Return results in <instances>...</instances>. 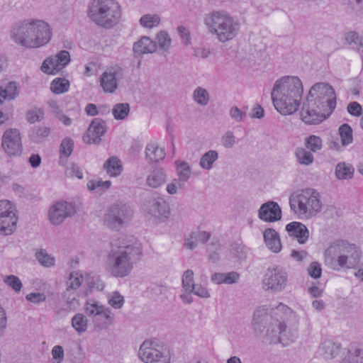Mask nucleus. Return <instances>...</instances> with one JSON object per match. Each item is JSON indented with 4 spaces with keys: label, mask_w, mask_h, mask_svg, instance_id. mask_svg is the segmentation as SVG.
Here are the masks:
<instances>
[{
    "label": "nucleus",
    "mask_w": 363,
    "mask_h": 363,
    "mask_svg": "<svg viewBox=\"0 0 363 363\" xmlns=\"http://www.w3.org/2000/svg\"><path fill=\"white\" fill-rule=\"evenodd\" d=\"M76 213L74 204L69 202H58L52 206L49 211L48 216L50 222L55 225L61 224L66 218Z\"/></svg>",
    "instance_id": "f3484780"
},
{
    "label": "nucleus",
    "mask_w": 363,
    "mask_h": 363,
    "mask_svg": "<svg viewBox=\"0 0 363 363\" xmlns=\"http://www.w3.org/2000/svg\"><path fill=\"white\" fill-rule=\"evenodd\" d=\"M70 62V55L67 50H62L55 56L48 57L41 65V70L48 74H55L67 66Z\"/></svg>",
    "instance_id": "dca6fc26"
},
{
    "label": "nucleus",
    "mask_w": 363,
    "mask_h": 363,
    "mask_svg": "<svg viewBox=\"0 0 363 363\" xmlns=\"http://www.w3.org/2000/svg\"><path fill=\"white\" fill-rule=\"evenodd\" d=\"M138 355L145 363H170V356L166 350L150 340H146L142 343Z\"/></svg>",
    "instance_id": "9b49d317"
},
{
    "label": "nucleus",
    "mask_w": 363,
    "mask_h": 363,
    "mask_svg": "<svg viewBox=\"0 0 363 363\" xmlns=\"http://www.w3.org/2000/svg\"><path fill=\"white\" fill-rule=\"evenodd\" d=\"M218 153L216 150H208L200 159L199 165L206 170L212 169L213 163L218 160Z\"/></svg>",
    "instance_id": "72a5a7b5"
},
{
    "label": "nucleus",
    "mask_w": 363,
    "mask_h": 363,
    "mask_svg": "<svg viewBox=\"0 0 363 363\" xmlns=\"http://www.w3.org/2000/svg\"><path fill=\"white\" fill-rule=\"evenodd\" d=\"M111 247L105 264L106 270L111 276L116 278L129 276L134 265L141 259L143 255L141 245L121 236L111 241Z\"/></svg>",
    "instance_id": "f03ea898"
},
{
    "label": "nucleus",
    "mask_w": 363,
    "mask_h": 363,
    "mask_svg": "<svg viewBox=\"0 0 363 363\" xmlns=\"http://www.w3.org/2000/svg\"><path fill=\"white\" fill-rule=\"evenodd\" d=\"M111 185L110 181L103 182L101 180L93 179L87 183V188L89 191H95L96 194H101L106 190L108 189Z\"/></svg>",
    "instance_id": "e433bc0d"
},
{
    "label": "nucleus",
    "mask_w": 363,
    "mask_h": 363,
    "mask_svg": "<svg viewBox=\"0 0 363 363\" xmlns=\"http://www.w3.org/2000/svg\"><path fill=\"white\" fill-rule=\"evenodd\" d=\"M289 205L296 214L308 218L316 216L323 208L320 194L313 188H306L291 194Z\"/></svg>",
    "instance_id": "6e6552de"
},
{
    "label": "nucleus",
    "mask_w": 363,
    "mask_h": 363,
    "mask_svg": "<svg viewBox=\"0 0 363 363\" xmlns=\"http://www.w3.org/2000/svg\"><path fill=\"white\" fill-rule=\"evenodd\" d=\"M17 220L12 203L8 200L0 201V230L4 235H11L16 230Z\"/></svg>",
    "instance_id": "4468645a"
},
{
    "label": "nucleus",
    "mask_w": 363,
    "mask_h": 363,
    "mask_svg": "<svg viewBox=\"0 0 363 363\" xmlns=\"http://www.w3.org/2000/svg\"><path fill=\"white\" fill-rule=\"evenodd\" d=\"M308 274L313 279L320 278L322 274L320 264L317 262H313L308 267Z\"/></svg>",
    "instance_id": "680f3d73"
},
{
    "label": "nucleus",
    "mask_w": 363,
    "mask_h": 363,
    "mask_svg": "<svg viewBox=\"0 0 363 363\" xmlns=\"http://www.w3.org/2000/svg\"><path fill=\"white\" fill-rule=\"evenodd\" d=\"M69 82L64 78H56L50 84L51 91L56 94L67 92L69 90Z\"/></svg>",
    "instance_id": "c9c22d12"
},
{
    "label": "nucleus",
    "mask_w": 363,
    "mask_h": 363,
    "mask_svg": "<svg viewBox=\"0 0 363 363\" xmlns=\"http://www.w3.org/2000/svg\"><path fill=\"white\" fill-rule=\"evenodd\" d=\"M347 110L352 116L359 117L362 114V106L356 101L350 103L347 105Z\"/></svg>",
    "instance_id": "e2e57ef3"
},
{
    "label": "nucleus",
    "mask_w": 363,
    "mask_h": 363,
    "mask_svg": "<svg viewBox=\"0 0 363 363\" xmlns=\"http://www.w3.org/2000/svg\"><path fill=\"white\" fill-rule=\"evenodd\" d=\"M26 298L28 301L38 304L45 301L46 296L43 293L36 292L27 294Z\"/></svg>",
    "instance_id": "69168bd1"
},
{
    "label": "nucleus",
    "mask_w": 363,
    "mask_h": 363,
    "mask_svg": "<svg viewBox=\"0 0 363 363\" xmlns=\"http://www.w3.org/2000/svg\"><path fill=\"white\" fill-rule=\"evenodd\" d=\"M10 37L19 45L26 48H36L50 40L51 31L50 26L43 21H23L12 26Z\"/></svg>",
    "instance_id": "39448f33"
},
{
    "label": "nucleus",
    "mask_w": 363,
    "mask_h": 363,
    "mask_svg": "<svg viewBox=\"0 0 363 363\" xmlns=\"http://www.w3.org/2000/svg\"><path fill=\"white\" fill-rule=\"evenodd\" d=\"M354 169L348 163L340 162L335 167V176L338 179H351L353 177Z\"/></svg>",
    "instance_id": "7c9ffc66"
},
{
    "label": "nucleus",
    "mask_w": 363,
    "mask_h": 363,
    "mask_svg": "<svg viewBox=\"0 0 363 363\" xmlns=\"http://www.w3.org/2000/svg\"><path fill=\"white\" fill-rule=\"evenodd\" d=\"M125 69L118 65L108 67L100 77V85L107 93H113L118 87V81L124 77Z\"/></svg>",
    "instance_id": "2eb2a0df"
},
{
    "label": "nucleus",
    "mask_w": 363,
    "mask_h": 363,
    "mask_svg": "<svg viewBox=\"0 0 363 363\" xmlns=\"http://www.w3.org/2000/svg\"><path fill=\"white\" fill-rule=\"evenodd\" d=\"M350 247H347L348 252H342L337 259V262L341 267L347 269L356 268L360 262L361 251L354 244H350Z\"/></svg>",
    "instance_id": "aec40b11"
},
{
    "label": "nucleus",
    "mask_w": 363,
    "mask_h": 363,
    "mask_svg": "<svg viewBox=\"0 0 363 363\" xmlns=\"http://www.w3.org/2000/svg\"><path fill=\"white\" fill-rule=\"evenodd\" d=\"M102 311H104L106 315L100 313V315H98V322L96 323L99 328H107L112 325L113 322V317L111 316V311L109 308L104 306Z\"/></svg>",
    "instance_id": "79ce46f5"
},
{
    "label": "nucleus",
    "mask_w": 363,
    "mask_h": 363,
    "mask_svg": "<svg viewBox=\"0 0 363 363\" xmlns=\"http://www.w3.org/2000/svg\"><path fill=\"white\" fill-rule=\"evenodd\" d=\"M306 147L311 151L317 152L322 148V140L320 137L311 135L306 139Z\"/></svg>",
    "instance_id": "8fccbe9b"
},
{
    "label": "nucleus",
    "mask_w": 363,
    "mask_h": 363,
    "mask_svg": "<svg viewBox=\"0 0 363 363\" xmlns=\"http://www.w3.org/2000/svg\"><path fill=\"white\" fill-rule=\"evenodd\" d=\"M167 180V174L162 167H156L147 175L146 184L152 189H157L163 185Z\"/></svg>",
    "instance_id": "b1692460"
},
{
    "label": "nucleus",
    "mask_w": 363,
    "mask_h": 363,
    "mask_svg": "<svg viewBox=\"0 0 363 363\" xmlns=\"http://www.w3.org/2000/svg\"><path fill=\"white\" fill-rule=\"evenodd\" d=\"M1 147L9 157L21 156L23 149L20 131L16 128L7 129L2 135Z\"/></svg>",
    "instance_id": "f8f14e48"
},
{
    "label": "nucleus",
    "mask_w": 363,
    "mask_h": 363,
    "mask_svg": "<svg viewBox=\"0 0 363 363\" xmlns=\"http://www.w3.org/2000/svg\"><path fill=\"white\" fill-rule=\"evenodd\" d=\"M336 94L331 85L325 82L313 84L303 103L301 116L306 124L321 123L336 107Z\"/></svg>",
    "instance_id": "7ed1b4c3"
},
{
    "label": "nucleus",
    "mask_w": 363,
    "mask_h": 363,
    "mask_svg": "<svg viewBox=\"0 0 363 363\" xmlns=\"http://www.w3.org/2000/svg\"><path fill=\"white\" fill-rule=\"evenodd\" d=\"M82 279V275L77 272L70 273L69 280L67 282V291L64 294L65 298L71 290H76L81 286Z\"/></svg>",
    "instance_id": "58836bf2"
},
{
    "label": "nucleus",
    "mask_w": 363,
    "mask_h": 363,
    "mask_svg": "<svg viewBox=\"0 0 363 363\" xmlns=\"http://www.w3.org/2000/svg\"><path fill=\"white\" fill-rule=\"evenodd\" d=\"M240 274L236 272L228 273L216 272L211 275V281L216 284H233L238 281Z\"/></svg>",
    "instance_id": "bb28decb"
},
{
    "label": "nucleus",
    "mask_w": 363,
    "mask_h": 363,
    "mask_svg": "<svg viewBox=\"0 0 363 363\" xmlns=\"http://www.w3.org/2000/svg\"><path fill=\"white\" fill-rule=\"evenodd\" d=\"M107 130V125L105 121L101 118H94L86 131L84 135L83 140L88 144H99L103 136Z\"/></svg>",
    "instance_id": "a211bd4d"
},
{
    "label": "nucleus",
    "mask_w": 363,
    "mask_h": 363,
    "mask_svg": "<svg viewBox=\"0 0 363 363\" xmlns=\"http://www.w3.org/2000/svg\"><path fill=\"white\" fill-rule=\"evenodd\" d=\"M36 258L44 267H49L55 264V259L50 257L45 250H40L36 253Z\"/></svg>",
    "instance_id": "5fc2aeb1"
},
{
    "label": "nucleus",
    "mask_w": 363,
    "mask_h": 363,
    "mask_svg": "<svg viewBox=\"0 0 363 363\" xmlns=\"http://www.w3.org/2000/svg\"><path fill=\"white\" fill-rule=\"evenodd\" d=\"M17 95V85L16 82H9L7 84L6 87L4 89H3L4 101L5 99H13Z\"/></svg>",
    "instance_id": "4d7b16f0"
},
{
    "label": "nucleus",
    "mask_w": 363,
    "mask_h": 363,
    "mask_svg": "<svg viewBox=\"0 0 363 363\" xmlns=\"http://www.w3.org/2000/svg\"><path fill=\"white\" fill-rule=\"evenodd\" d=\"M347 247H350V243L345 240H337L333 242L330 247L325 251V260L334 259L335 257H339L342 252H348Z\"/></svg>",
    "instance_id": "a878e982"
},
{
    "label": "nucleus",
    "mask_w": 363,
    "mask_h": 363,
    "mask_svg": "<svg viewBox=\"0 0 363 363\" xmlns=\"http://www.w3.org/2000/svg\"><path fill=\"white\" fill-rule=\"evenodd\" d=\"M192 238H195L197 243H206L211 238V234L206 231L194 232L192 233Z\"/></svg>",
    "instance_id": "774afa93"
},
{
    "label": "nucleus",
    "mask_w": 363,
    "mask_h": 363,
    "mask_svg": "<svg viewBox=\"0 0 363 363\" xmlns=\"http://www.w3.org/2000/svg\"><path fill=\"white\" fill-rule=\"evenodd\" d=\"M339 133L343 145H347L352 143V130L348 124L345 123L342 125L339 128Z\"/></svg>",
    "instance_id": "09e8293b"
},
{
    "label": "nucleus",
    "mask_w": 363,
    "mask_h": 363,
    "mask_svg": "<svg viewBox=\"0 0 363 363\" xmlns=\"http://www.w3.org/2000/svg\"><path fill=\"white\" fill-rule=\"evenodd\" d=\"M133 216V211L130 206L116 202L106 209L103 216V223L111 230L119 231L128 226Z\"/></svg>",
    "instance_id": "1a4fd4ad"
},
{
    "label": "nucleus",
    "mask_w": 363,
    "mask_h": 363,
    "mask_svg": "<svg viewBox=\"0 0 363 363\" xmlns=\"http://www.w3.org/2000/svg\"><path fill=\"white\" fill-rule=\"evenodd\" d=\"M340 363H363V351L355 349L354 352L349 350Z\"/></svg>",
    "instance_id": "37998d69"
},
{
    "label": "nucleus",
    "mask_w": 363,
    "mask_h": 363,
    "mask_svg": "<svg viewBox=\"0 0 363 363\" xmlns=\"http://www.w3.org/2000/svg\"><path fill=\"white\" fill-rule=\"evenodd\" d=\"M104 169L110 177H117L121 174L123 167L118 157H111L105 162Z\"/></svg>",
    "instance_id": "c85d7f7f"
},
{
    "label": "nucleus",
    "mask_w": 363,
    "mask_h": 363,
    "mask_svg": "<svg viewBox=\"0 0 363 363\" xmlns=\"http://www.w3.org/2000/svg\"><path fill=\"white\" fill-rule=\"evenodd\" d=\"M130 110V107L129 104L118 103L113 106L112 113L115 119L123 120L128 116Z\"/></svg>",
    "instance_id": "4c0bfd02"
},
{
    "label": "nucleus",
    "mask_w": 363,
    "mask_h": 363,
    "mask_svg": "<svg viewBox=\"0 0 363 363\" xmlns=\"http://www.w3.org/2000/svg\"><path fill=\"white\" fill-rule=\"evenodd\" d=\"M292 313L284 303L268 310L258 308L253 315L252 328L257 334L265 331L264 338L270 344L281 343L288 345L296 339V334L287 328L285 318Z\"/></svg>",
    "instance_id": "f257e3e1"
},
{
    "label": "nucleus",
    "mask_w": 363,
    "mask_h": 363,
    "mask_svg": "<svg viewBox=\"0 0 363 363\" xmlns=\"http://www.w3.org/2000/svg\"><path fill=\"white\" fill-rule=\"evenodd\" d=\"M303 93V84L298 77L285 76L276 81L271 96L277 111L286 116L298 110Z\"/></svg>",
    "instance_id": "20e7f679"
},
{
    "label": "nucleus",
    "mask_w": 363,
    "mask_h": 363,
    "mask_svg": "<svg viewBox=\"0 0 363 363\" xmlns=\"http://www.w3.org/2000/svg\"><path fill=\"white\" fill-rule=\"evenodd\" d=\"M156 49V43L147 36L142 37L140 40L134 43L133 48L135 54L139 55L152 53L155 52Z\"/></svg>",
    "instance_id": "393cba45"
},
{
    "label": "nucleus",
    "mask_w": 363,
    "mask_h": 363,
    "mask_svg": "<svg viewBox=\"0 0 363 363\" xmlns=\"http://www.w3.org/2000/svg\"><path fill=\"white\" fill-rule=\"evenodd\" d=\"M160 18L157 14H146L140 19V25L147 28H152L160 24Z\"/></svg>",
    "instance_id": "49530a36"
},
{
    "label": "nucleus",
    "mask_w": 363,
    "mask_h": 363,
    "mask_svg": "<svg viewBox=\"0 0 363 363\" xmlns=\"http://www.w3.org/2000/svg\"><path fill=\"white\" fill-rule=\"evenodd\" d=\"M104 306L94 300L87 301L85 303V312L87 315L93 318V321L96 323L98 322V315L102 313L106 315L102 309Z\"/></svg>",
    "instance_id": "c756f323"
},
{
    "label": "nucleus",
    "mask_w": 363,
    "mask_h": 363,
    "mask_svg": "<svg viewBox=\"0 0 363 363\" xmlns=\"http://www.w3.org/2000/svg\"><path fill=\"white\" fill-rule=\"evenodd\" d=\"M107 298L108 304L115 309L121 308L125 302L123 296L118 291L108 294Z\"/></svg>",
    "instance_id": "de8ad7c7"
},
{
    "label": "nucleus",
    "mask_w": 363,
    "mask_h": 363,
    "mask_svg": "<svg viewBox=\"0 0 363 363\" xmlns=\"http://www.w3.org/2000/svg\"><path fill=\"white\" fill-rule=\"evenodd\" d=\"M159 47L163 50H168L171 45V38L165 31H160L157 35Z\"/></svg>",
    "instance_id": "603ef678"
},
{
    "label": "nucleus",
    "mask_w": 363,
    "mask_h": 363,
    "mask_svg": "<svg viewBox=\"0 0 363 363\" xmlns=\"http://www.w3.org/2000/svg\"><path fill=\"white\" fill-rule=\"evenodd\" d=\"M72 327L79 333L85 332L87 329V319L82 313L76 314L72 319Z\"/></svg>",
    "instance_id": "c03bdc74"
},
{
    "label": "nucleus",
    "mask_w": 363,
    "mask_h": 363,
    "mask_svg": "<svg viewBox=\"0 0 363 363\" xmlns=\"http://www.w3.org/2000/svg\"><path fill=\"white\" fill-rule=\"evenodd\" d=\"M221 143L225 148H231L235 143V137L231 130L226 131L221 138Z\"/></svg>",
    "instance_id": "052dcab7"
},
{
    "label": "nucleus",
    "mask_w": 363,
    "mask_h": 363,
    "mask_svg": "<svg viewBox=\"0 0 363 363\" xmlns=\"http://www.w3.org/2000/svg\"><path fill=\"white\" fill-rule=\"evenodd\" d=\"M182 288L186 292H192L195 289V284L194 281V272L191 269H187L184 272L182 276Z\"/></svg>",
    "instance_id": "a18cd8bd"
},
{
    "label": "nucleus",
    "mask_w": 363,
    "mask_h": 363,
    "mask_svg": "<svg viewBox=\"0 0 363 363\" xmlns=\"http://www.w3.org/2000/svg\"><path fill=\"white\" fill-rule=\"evenodd\" d=\"M192 97L194 100L201 106H206L210 99V96L206 89L198 86L193 92Z\"/></svg>",
    "instance_id": "a19ab883"
},
{
    "label": "nucleus",
    "mask_w": 363,
    "mask_h": 363,
    "mask_svg": "<svg viewBox=\"0 0 363 363\" xmlns=\"http://www.w3.org/2000/svg\"><path fill=\"white\" fill-rule=\"evenodd\" d=\"M121 16V7L116 0H91L88 5V18L105 29H111L116 26Z\"/></svg>",
    "instance_id": "423d86ee"
},
{
    "label": "nucleus",
    "mask_w": 363,
    "mask_h": 363,
    "mask_svg": "<svg viewBox=\"0 0 363 363\" xmlns=\"http://www.w3.org/2000/svg\"><path fill=\"white\" fill-rule=\"evenodd\" d=\"M177 32L182 39V41L185 45H189L191 43V37L190 33L189 30L183 26H179L177 27Z\"/></svg>",
    "instance_id": "338daca9"
},
{
    "label": "nucleus",
    "mask_w": 363,
    "mask_h": 363,
    "mask_svg": "<svg viewBox=\"0 0 363 363\" xmlns=\"http://www.w3.org/2000/svg\"><path fill=\"white\" fill-rule=\"evenodd\" d=\"M5 284L12 288L15 291L18 292L23 286L19 278L15 275L4 276L3 279Z\"/></svg>",
    "instance_id": "3c124183"
},
{
    "label": "nucleus",
    "mask_w": 363,
    "mask_h": 363,
    "mask_svg": "<svg viewBox=\"0 0 363 363\" xmlns=\"http://www.w3.org/2000/svg\"><path fill=\"white\" fill-rule=\"evenodd\" d=\"M74 147V142L72 139L66 138H65L60 145V153L62 155L67 157H69L72 150Z\"/></svg>",
    "instance_id": "13d9d810"
},
{
    "label": "nucleus",
    "mask_w": 363,
    "mask_h": 363,
    "mask_svg": "<svg viewBox=\"0 0 363 363\" xmlns=\"http://www.w3.org/2000/svg\"><path fill=\"white\" fill-rule=\"evenodd\" d=\"M267 247L274 253H278L282 248L280 236L274 228H267L263 233Z\"/></svg>",
    "instance_id": "5701e85b"
},
{
    "label": "nucleus",
    "mask_w": 363,
    "mask_h": 363,
    "mask_svg": "<svg viewBox=\"0 0 363 363\" xmlns=\"http://www.w3.org/2000/svg\"><path fill=\"white\" fill-rule=\"evenodd\" d=\"M178 179L186 182L191 175V166L184 161L177 160L174 162Z\"/></svg>",
    "instance_id": "473e14b6"
},
{
    "label": "nucleus",
    "mask_w": 363,
    "mask_h": 363,
    "mask_svg": "<svg viewBox=\"0 0 363 363\" xmlns=\"http://www.w3.org/2000/svg\"><path fill=\"white\" fill-rule=\"evenodd\" d=\"M230 116L236 122H241L244 120L246 113L242 112L238 107L233 106L230 110Z\"/></svg>",
    "instance_id": "0e129e2a"
},
{
    "label": "nucleus",
    "mask_w": 363,
    "mask_h": 363,
    "mask_svg": "<svg viewBox=\"0 0 363 363\" xmlns=\"http://www.w3.org/2000/svg\"><path fill=\"white\" fill-rule=\"evenodd\" d=\"M282 212L279 204L272 201L261 205L258 210V218L264 222L272 223L281 219Z\"/></svg>",
    "instance_id": "6ab92c4d"
},
{
    "label": "nucleus",
    "mask_w": 363,
    "mask_h": 363,
    "mask_svg": "<svg viewBox=\"0 0 363 363\" xmlns=\"http://www.w3.org/2000/svg\"><path fill=\"white\" fill-rule=\"evenodd\" d=\"M145 156L151 162H159L164 158L165 152L157 143H152L146 146Z\"/></svg>",
    "instance_id": "cd10ccee"
},
{
    "label": "nucleus",
    "mask_w": 363,
    "mask_h": 363,
    "mask_svg": "<svg viewBox=\"0 0 363 363\" xmlns=\"http://www.w3.org/2000/svg\"><path fill=\"white\" fill-rule=\"evenodd\" d=\"M50 134V128L38 126L32 129L30 135L35 143H39L48 137Z\"/></svg>",
    "instance_id": "ea45409f"
},
{
    "label": "nucleus",
    "mask_w": 363,
    "mask_h": 363,
    "mask_svg": "<svg viewBox=\"0 0 363 363\" xmlns=\"http://www.w3.org/2000/svg\"><path fill=\"white\" fill-rule=\"evenodd\" d=\"M295 156L298 163L302 165H310L314 160L312 153L302 147H298L296 150Z\"/></svg>",
    "instance_id": "f704fd0d"
},
{
    "label": "nucleus",
    "mask_w": 363,
    "mask_h": 363,
    "mask_svg": "<svg viewBox=\"0 0 363 363\" xmlns=\"http://www.w3.org/2000/svg\"><path fill=\"white\" fill-rule=\"evenodd\" d=\"M53 363H62L64 360L65 352L64 349L60 345H55L51 351Z\"/></svg>",
    "instance_id": "bf43d9fd"
},
{
    "label": "nucleus",
    "mask_w": 363,
    "mask_h": 363,
    "mask_svg": "<svg viewBox=\"0 0 363 363\" xmlns=\"http://www.w3.org/2000/svg\"><path fill=\"white\" fill-rule=\"evenodd\" d=\"M186 182L179 179H174L171 183L167 186V191L171 195L177 194L178 190H182L185 188Z\"/></svg>",
    "instance_id": "864d4df0"
},
{
    "label": "nucleus",
    "mask_w": 363,
    "mask_h": 363,
    "mask_svg": "<svg viewBox=\"0 0 363 363\" xmlns=\"http://www.w3.org/2000/svg\"><path fill=\"white\" fill-rule=\"evenodd\" d=\"M286 230L290 237L297 238L298 243L304 244L309 238V231L302 223L294 221L286 225Z\"/></svg>",
    "instance_id": "412c9836"
},
{
    "label": "nucleus",
    "mask_w": 363,
    "mask_h": 363,
    "mask_svg": "<svg viewBox=\"0 0 363 363\" xmlns=\"http://www.w3.org/2000/svg\"><path fill=\"white\" fill-rule=\"evenodd\" d=\"M43 111L41 108L29 110L26 113V120L30 123L41 121L43 118Z\"/></svg>",
    "instance_id": "6e6d98bb"
},
{
    "label": "nucleus",
    "mask_w": 363,
    "mask_h": 363,
    "mask_svg": "<svg viewBox=\"0 0 363 363\" xmlns=\"http://www.w3.org/2000/svg\"><path fill=\"white\" fill-rule=\"evenodd\" d=\"M346 43L357 50L358 52H363V37L354 31L347 32L345 35Z\"/></svg>",
    "instance_id": "2f4dec72"
},
{
    "label": "nucleus",
    "mask_w": 363,
    "mask_h": 363,
    "mask_svg": "<svg viewBox=\"0 0 363 363\" xmlns=\"http://www.w3.org/2000/svg\"><path fill=\"white\" fill-rule=\"evenodd\" d=\"M203 23L208 32L220 43L233 39L238 34L239 23L226 11H213L206 16Z\"/></svg>",
    "instance_id": "0eeeda50"
},
{
    "label": "nucleus",
    "mask_w": 363,
    "mask_h": 363,
    "mask_svg": "<svg viewBox=\"0 0 363 363\" xmlns=\"http://www.w3.org/2000/svg\"><path fill=\"white\" fill-rule=\"evenodd\" d=\"M341 345L333 340H325L318 347V353L325 359H331L339 353Z\"/></svg>",
    "instance_id": "4be33fe9"
},
{
    "label": "nucleus",
    "mask_w": 363,
    "mask_h": 363,
    "mask_svg": "<svg viewBox=\"0 0 363 363\" xmlns=\"http://www.w3.org/2000/svg\"><path fill=\"white\" fill-rule=\"evenodd\" d=\"M144 206L146 213L160 222L166 221L170 216L169 204L162 196H153L147 200Z\"/></svg>",
    "instance_id": "ddd939ff"
},
{
    "label": "nucleus",
    "mask_w": 363,
    "mask_h": 363,
    "mask_svg": "<svg viewBox=\"0 0 363 363\" xmlns=\"http://www.w3.org/2000/svg\"><path fill=\"white\" fill-rule=\"evenodd\" d=\"M288 282V275L284 269L279 267H272L266 269L262 279V288L269 294H277L283 291Z\"/></svg>",
    "instance_id": "9d476101"
}]
</instances>
